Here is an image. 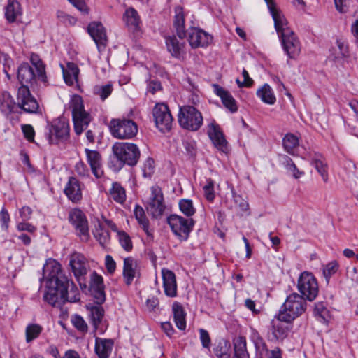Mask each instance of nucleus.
<instances>
[{"instance_id": "1", "label": "nucleus", "mask_w": 358, "mask_h": 358, "mask_svg": "<svg viewBox=\"0 0 358 358\" xmlns=\"http://www.w3.org/2000/svg\"><path fill=\"white\" fill-rule=\"evenodd\" d=\"M30 62L32 66L28 63H23L17 69V79L22 85L17 90V104L24 112L35 113L38 111L39 105L31 95L28 85L34 87L38 82H41L46 85L48 79L45 65L37 54L31 55Z\"/></svg>"}, {"instance_id": "2", "label": "nucleus", "mask_w": 358, "mask_h": 358, "mask_svg": "<svg viewBox=\"0 0 358 358\" xmlns=\"http://www.w3.org/2000/svg\"><path fill=\"white\" fill-rule=\"evenodd\" d=\"M274 22V27L280 40L283 50L289 59H296L301 50V43L296 34L289 27L285 15L278 17Z\"/></svg>"}, {"instance_id": "3", "label": "nucleus", "mask_w": 358, "mask_h": 358, "mask_svg": "<svg viewBox=\"0 0 358 358\" xmlns=\"http://www.w3.org/2000/svg\"><path fill=\"white\" fill-rule=\"evenodd\" d=\"M307 308L306 300L297 293L290 294L281 306L278 314L280 320L291 324L296 318L303 315Z\"/></svg>"}, {"instance_id": "4", "label": "nucleus", "mask_w": 358, "mask_h": 358, "mask_svg": "<svg viewBox=\"0 0 358 358\" xmlns=\"http://www.w3.org/2000/svg\"><path fill=\"white\" fill-rule=\"evenodd\" d=\"M112 152L120 168L124 165L136 166L141 156L138 147L133 143L116 142L112 146Z\"/></svg>"}, {"instance_id": "5", "label": "nucleus", "mask_w": 358, "mask_h": 358, "mask_svg": "<svg viewBox=\"0 0 358 358\" xmlns=\"http://www.w3.org/2000/svg\"><path fill=\"white\" fill-rule=\"evenodd\" d=\"M72 113L73 129L76 135H80L87 128L92 121L91 115L84 108L83 101L80 96L73 95L70 101Z\"/></svg>"}, {"instance_id": "6", "label": "nucleus", "mask_w": 358, "mask_h": 358, "mask_svg": "<svg viewBox=\"0 0 358 358\" xmlns=\"http://www.w3.org/2000/svg\"><path fill=\"white\" fill-rule=\"evenodd\" d=\"M109 130L117 139H131L138 134V125L130 116L127 118H114L109 122Z\"/></svg>"}, {"instance_id": "7", "label": "nucleus", "mask_w": 358, "mask_h": 358, "mask_svg": "<svg viewBox=\"0 0 358 358\" xmlns=\"http://www.w3.org/2000/svg\"><path fill=\"white\" fill-rule=\"evenodd\" d=\"M46 138L50 144L66 142L70 136V126L67 119L59 117L48 124Z\"/></svg>"}, {"instance_id": "8", "label": "nucleus", "mask_w": 358, "mask_h": 358, "mask_svg": "<svg viewBox=\"0 0 358 358\" xmlns=\"http://www.w3.org/2000/svg\"><path fill=\"white\" fill-rule=\"evenodd\" d=\"M201 113L192 106H183L180 108L178 122L181 127L189 131H198L203 124Z\"/></svg>"}, {"instance_id": "9", "label": "nucleus", "mask_w": 358, "mask_h": 358, "mask_svg": "<svg viewBox=\"0 0 358 358\" xmlns=\"http://www.w3.org/2000/svg\"><path fill=\"white\" fill-rule=\"evenodd\" d=\"M43 277L47 278V284L60 285L59 287L64 292V285H69L70 279L62 271L61 264L56 260L49 259L43 268Z\"/></svg>"}, {"instance_id": "10", "label": "nucleus", "mask_w": 358, "mask_h": 358, "mask_svg": "<svg viewBox=\"0 0 358 358\" xmlns=\"http://www.w3.org/2000/svg\"><path fill=\"white\" fill-rule=\"evenodd\" d=\"M167 223L171 231L180 241H186L193 230L195 221L193 218H185L176 214L167 217Z\"/></svg>"}, {"instance_id": "11", "label": "nucleus", "mask_w": 358, "mask_h": 358, "mask_svg": "<svg viewBox=\"0 0 358 358\" xmlns=\"http://www.w3.org/2000/svg\"><path fill=\"white\" fill-rule=\"evenodd\" d=\"M296 287L299 295L309 301L315 300L319 292L317 280L313 274L308 271H303L300 274Z\"/></svg>"}, {"instance_id": "12", "label": "nucleus", "mask_w": 358, "mask_h": 358, "mask_svg": "<svg viewBox=\"0 0 358 358\" xmlns=\"http://www.w3.org/2000/svg\"><path fill=\"white\" fill-rule=\"evenodd\" d=\"M69 221L76 230V234L83 242H87L90 235L88 221L85 213L80 209L74 208L69 212Z\"/></svg>"}, {"instance_id": "13", "label": "nucleus", "mask_w": 358, "mask_h": 358, "mask_svg": "<svg viewBox=\"0 0 358 358\" xmlns=\"http://www.w3.org/2000/svg\"><path fill=\"white\" fill-rule=\"evenodd\" d=\"M102 303L88 304L86 306L88 311L90 322L95 331L103 334L107 330L108 323L105 318V310Z\"/></svg>"}, {"instance_id": "14", "label": "nucleus", "mask_w": 358, "mask_h": 358, "mask_svg": "<svg viewBox=\"0 0 358 358\" xmlns=\"http://www.w3.org/2000/svg\"><path fill=\"white\" fill-rule=\"evenodd\" d=\"M152 113L157 128L163 133L169 131L172 127L173 117L168 106L158 103L155 106Z\"/></svg>"}, {"instance_id": "15", "label": "nucleus", "mask_w": 358, "mask_h": 358, "mask_svg": "<svg viewBox=\"0 0 358 358\" xmlns=\"http://www.w3.org/2000/svg\"><path fill=\"white\" fill-rule=\"evenodd\" d=\"M150 189L151 195L146 206V209L152 217L159 218L163 215L166 209L163 193L161 188L157 185L152 186Z\"/></svg>"}, {"instance_id": "16", "label": "nucleus", "mask_w": 358, "mask_h": 358, "mask_svg": "<svg viewBox=\"0 0 358 358\" xmlns=\"http://www.w3.org/2000/svg\"><path fill=\"white\" fill-rule=\"evenodd\" d=\"M69 266L75 278L82 287L81 280L87 275L90 268L87 259L83 254L74 252L69 257Z\"/></svg>"}, {"instance_id": "17", "label": "nucleus", "mask_w": 358, "mask_h": 358, "mask_svg": "<svg viewBox=\"0 0 358 358\" xmlns=\"http://www.w3.org/2000/svg\"><path fill=\"white\" fill-rule=\"evenodd\" d=\"M188 30V41L192 48L207 47L213 41V36L200 28L190 25Z\"/></svg>"}, {"instance_id": "18", "label": "nucleus", "mask_w": 358, "mask_h": 358, "mask_svg": "<svg viewBox=\"0 0 358 358\" xmlns=\"http://www.w3.org/2000/svg\"><path fill=\"white\" fill-rule=\"evenodd\" d=\"M59 286H60L59 284L58 286L57 285H51L47 284V290L43 296L44 301L54 307H59L64 303V299L67 296V289L69 285H64V293Z\"/></svg>"}, {"instance_id": "19", "label": "nucleus", "mask_w": 358, "mask_h": 358, "mask_svg": "<svg viewBox=\"0 0 358 358\" xmlns=\"http://www.w3.org/2000/svg\"><path fill=\"white\" fill-rule=\"evenodd\" d=\"M90 292L96 303L106 301L105 286L103 277L94 271L90 275Z\"/></svg>"}, {"instance_id": "20", "label": "nucleus", "mask_w": 358, "mask_h": 358, "mask_svg": "<svg viewBox=\"0 0 358 358\" xmlns=\"http://www.w3.org/2000/svg\"><path fill=\"white\" fill-rule=\"evenodd\" d=\"M208 135L217 150L227 152V142L220 127L214 121L208 124Z\"/></svg>"}, {"instance_id": "21", "label": "nucleus", "mask_w": 358, "mask_h": 358, "mask_svg": "<svg viewBox=\"0 0 358 358\" xmlns=\"http://www.w3.org/2000/svg\"><path fill=\"white\" fill-rule=\"evenodd\" d=\"M208 135L217 150L227 152V142L220 127L214 121L208 124Z\"/></svg>"}, {"instance_id": "22", "label": "nucleus", "mask_w": 358, "mask_h": 358, "mask_svg": "<svg viewBox=\"0 0 358 358\" xmlns=\"http://www.w3.org/2000/svg\"><path fill=\"white\" fill-rule=\"evenodd\" d=\"M186 13L181 6H176L174 8V16L173 26L178 38L184 39L187 36V30L185 27Z\"/></svg>"}, {"instance_id": "23", "label": "nucleus", "mask_w": 358, "mask_h": 358, "mask_svg": "<svg viewBox=\"0 0 358 358\" xmlns=\"http://www.w3.org/2000/svg\"><path fill=\"white\" fill-rule=\"evenodd\" d=\"M88 33L96 43L99 50L106 45L107 36L104 27L99 22H92L88 25Z\"/></svg>"}, {"instance_id": "24", "label": "nucleus", "mask_w": 358, "mask_h": 358, "mask_svg": "<svg viewBox=\"0 0 358 358\" xmlns=\"http://www.w3.org/2000/svg\"><path fill=\"white\" fill-rule=\"evenodd\" d=\"M283 322L285 321L280 319L279 314L276 315L271 321V331L273 338L276 341H283L288 336L291 330V327Z\"/></svg>"}, {"instance_id": "25", "label": "nucleus", "mask_w": 358, "mask_h": 358, "mask_svg": "<svg viewBox=\"0 0 358 358\" xmlns=\"http://www.w3.org/2000/svg\"><path fill=\"white\" fill-rule=\"evenodd\" d=\"M162 275L166 296L171 298L176 297L177 296V282L175 273L168 268H162Z\"/></svg>"}, {"instance_id": "26", "label": "nucleus", "mask_w": 358, "mask_h": 358, "mask_svg": "<svg viewBox=\"0 0 358 358\" xmlns=\"http://www.w3.org/2000/svg\"><path fill=\"white\" fill-rule=\"evenodd\" d=\"M122 20L129 31L133 33L141 30V20L136 9L129 7L125 10Z\"/></svg>"}, {"instance_id": "27", "label": "nucleus", "mask_w": 358, "mask_h": 358, "mask_svg": "<svg viewBox=\"0 0 358 358\" xmlns=\"http://www.w3.org/2000/svg\"><path fill=\"white\" fill-rule=\"evenodd\" d=\"M87 163L90 164L92 173L96 178H101L103 172L101 170L102 157L97 150L85 149Z\"/></svg>"}, {"instance_id": "28", "label": "nucleus", "mask_w": 358, "mask_h": 358, "mask_svg": "<svg viewBox=\"0 0 358 358\" xmlns=\"http://www.w3.org/2000/svg\"><path fill=\"white\" fill-rule=\"evenodd\" d=\"M67 198L73 203H77L82 199L80 183L75 177H70L64 189Z\"/></svg>"}, {"instance_id": "29", "label": "nucleus", "mask_w": 358, "mask_h": 358, "mask_svg": "<svg viewBox=\"0 0 358 358\" xmlns=\"http://www.w3.org/2000/svg\"><path fill=\"white\" fill-rule=\"evenodd\" d=\"M213 87L215 94L221 99L224 107L229 109L231 113H235L238 110L236 101L229 91L224 90L217 84H213Z\"/></svg>"}, {"instance_id": "30", "label": "nucleus", "mask_w": 358, "mask_h": 358, "mask_svg": "<svg viewBox=\"0 0 358 358\" xmlns=\"http://www.w3.org/2000/svg\"><path fill=\"white\" fill-rule=\"evenodd\" d=\"M166 45L168 51L174 57L183 58L186 54L185 43L180 42L176 36H169L166 38Z\"/></svg>"}, {"instance_id": "31", "label": "nucleus", "mask_w": 358, "mask_h": 358, "mask_svg": "<svg viewBox=\"0 0 358 358\" xmlns=\"http://www.w3.org/2000/svg\"><path fill=\"white\" fill-rule=\"evenodd\" d=\"M114 345V342L110 338H95L94 350L99 358H108Z\"/></svg>"}, {"instance_id": "32", "label": "nucleus", "mask_w": 358, "mask_h": 358, "mask_svg": "<svg viewBox=\"0 0 358 358\" xmlns=\"http://www.w3.org/2000/svg\"><path fill=\"white\" fill-rule=\"evenodd\" d=\"M137 264L133 257H127L124 259L123 278L127 286H129L136 276Z\"/></svg>"}, {"instance_id": "33", "label": "nucleus", "mask_w": 358, "mask_h": 358, "mask_svg": "<svg viewBox=\"0 0 358 358\" xmlns=\"http://www.w3.org/2000/svg\"><path fill=\"white\" fill-rule=\"evenodd\" d=\"M61 67L66 84L72 86L75 83H78L80 70L76 64L68 62L66 68L62 64H61Z\"/></svg>"}, {"instance_id": "34", "label": "nucleus", "mask_w": 358, "mask_h": 358, "mask_svg": "<svg viewBox=\"0 0 358 358\" xmlns=\"http://www.w3.org/2000/svg\"><path fill=\"white\" fill-rule=\"evenodd\" d=\"M4 10L5 18L9 23L15 22L22 14L21 5L15 0H9Z\"/></svg>"}, {"instance_id": "35", "label": "nucleus", "mask_w": 358, "mask_h": 358, "mask_svg": "<svg viewBox=\"0 0 358 358\" xmlns=\"http://www.w3.org/2000/svg\"><path fill=\"white\" fill-rule=\"evenodd\" d=\"M172 313L174 322L177 328L180 330H185L186 329V313L182 306L178 301L173 302L172 305Z\"/></svg>"}, {"instance_id": "36", "label": "nucleus", "mask_w": 358, "mask_h": 358, "mask_svg": "<svg viewBox=\"0 0 358 358\" xmlns=\"http://www.w3.org/2000/svg\"><path fill=\"white\" fill-rule=\"evenodd\" d=\"M16 108V103L13 96L8 92H3L0 95V110L8 116L14 112Z\"/></svg>"}, {"instance_id": "37", "label": "nucleus", "mask_w": 358, "mask_h": 358, "mask_svg": "<svg viewBox=\"0 0 358 358\" xmlns=\"http://www.w3.org/2000/svg\"><path fill=\"white\" fill-rule=\"evenodd\" d=\"M256 94L262 101L266 104L273 105L276 101L272 88L266 83L258 89Z\"/></svg>"}, {"instance_id": "38", "label": "nucleus", "mask_w": 358, "mask_h": 358, "mask_svg": "<svg viewBox=\"0 0 358 358\" xmlns=\"http://www.w3.org/2000/svg\"><path fill=\"white\" fill-rule=\"evenodd\" d=\"M108 194L110 197L118 203L122 204L126 201L125 189L117 182L112 184Z\"/></svg>"}, {"instance_id": "39", "label": "nucleus", "mask_w": 358, "mask_h": 358, "mask_svg": "<svg viewBox=\"0 0 358 358\" xmlns=\"http://www.w3.org/2000/svg\"><path fill=\"white\" fill-rule=\"evenodd\" d=\"M299 138L292 133L285 134L282 138V145L285 150L292 155H296L294 149L299 145Z\"/></svg>"}, {"instance_id": "40", "label": "nucleus", "mask_w": 358, "mask_h": 358, "mask_svg": "<svg viewBox=\"0 0 358 358\" xmlns=\"http://www.w3.org/2000/svg\"><path fill=\"white\" fill-rule=\"evenodd\" d=\"M43 330V327L38 324H29L25 329L26 342L29 343L38 338Z\"/></svg>"}, {"instance_id": "41", "label": "nucleus", "mask_w": 358, "mask_h": 358, "mask_svg": "<svg viewBox=\"0 0 358 358\" xmlns=\"http://www.w3.org/2000/svg\"><path fill=\"white\" fill-rule=\"evenodd\" d=\"M234 355L237 357H248L249 353L247 351L246 339L244 336H238L234 341Z\"/></svg>"}, {"instance_id": "42", "label": "nucleus", "mask_w": 358, "mask_h": 358, "mask_svg": "<svg viewBox=\"0 0 358 358\" xmlns=\"http://www.w3.org/2000/svg\"><path fill=\"white\" fill-rule=\"evenodd\" d=\"M93 234L102 246L106 245L110 241L109 231L101 223H98L96 226Z\"/></svg>"}, {"instance_id": "43", "label": "nucleus", "mask_w": 358, "mask_h": 358, "mask_svg": "<svg viewBox=\"0 0 358 358\" xmlns=\"http://www.w3.org/2000/svg\"><path fill=\"white\" fill-rule=\"evenodd\" d=\"M340 268L336 260H333L322 266V274L327 283L329 282L330 278L335 275Z\"/></svg>"}, {"instance_id": "44", "label": "nucleus", "mask_w": 358, "mask_h": 358, "mask_svg": "<svg viewBox=\"0 0 358 358\" xmlns=\"http://www.w3.org/2000/svg\"><path fill=\"white\" fill-rule=\"evenodd\" d=\"M113 87L111 83L96 85L93 88V92L98 96L101 101L106 100L112 93Z\"/></svg>"}, {"instance_id": "45", "label": "nucleus", "mask_w": 358, "mask_h": 358, "mask_svg": "<svg viewBox=\"0 0 358 358\" xmlns=\"http://www.w3.org/2000/svg\"><path fill=\"white\" fill-rule=\"evenodd\" d=\"M313 313L318 321L322 323L327 322L329 311L323 302H318L315 304Z\"/></svg>"}, {"instance_id": "46", "label": "nucleus", "mask_w": 358, "mask_h": 358, "mask_svg": "<svg viewBox=\"0 0 358 358\" xmlns=\"http://www.w3.org/2000/svg\"><path fill=\"white\" fill-rule=\"evenodd\" d=\"M178 205L180 211L187 217V218H192L191 217L196 213V209L194 207L193 202L191 199H180Z\"/></svg>"}, {"instance_id": "47", "label": "nucleus", "mask_w": 358, "mask_h": 358, "mask_svg": "<svg viewBox=\"0 0 358 358\" xmlns=\"http://www.w3.org/2000/svg\"><path fill=\"white\" fill-rule=\"evenodd\" d=\"M80 301V293L79 290L76 287L73 282L70 279L69 287L67 289V296L64 299V303L66 301L69 302H77Z\"/></svg>"}, {"instance_id": "48", "label": "nucleus", "mask_w": 358, "mask_h": 358, "mask_svg": "<svg viewBox=\"0 0 358 358\" xmlns=\"http://www.w3.org/2000/svg\"><path fill=\"white\" fill-rule=\"evenodd\" d=\"M117 238L122 248L127 252H129L133 248V243L129 235L124 231H118Z\"/></svg>"}, {"instance_id": "49", "label": "nucleus", "mask_w": 358, "mask_h": 358, "mask_svg": "<svg viewBox=\"0 0 358 358\" xmlns=\"http://www.w3.org/2000/svg\"><path fill=\"white\" fill-rule=\"evenodd\" d=\"M71 322L73 326L80 332L86 333L87 331V324L80 315L78 314L72 315L71 317Z\"/></svg>"}, {"instance_id": "50", "label": "nucleus", "mask_w": 358, "mask_h": 358, "mask_svg": "<svg viewBox=\"0 0 358 358\" xmlns=\"http://www.w3.org/2000/svg\"><path fill=\"white\" fill-rule=\"evenodd\" d=\"M312 165L314 166L317 172L320 174L324 182L328 181V173L327 165L320 159L312 160Z\"/></svg>"}, {"instance_id": "51", "label": "nucleus", "mask_w": 358, "mask_h": 358, "mask_svg": "<svg viewBox=\"0 0 358 358\" xmlns=\"http://www.w3.org/2000/svg\"><path fill=\"white\" fill-rule=\"evenodd\" d=\"M250 340L253 342L256 348H262V350H267V346L263 338L261 336L259 333L255 329H251Z\"/></svg>"}, {"instance_id": "52", "label": "nucleus", "mask_w": 358, "mask_h": 358, "mask_svg": "<svg viewBox=\"0 0 358 358\" xmlns=\"http://www.w3.org/2000/svg\"><path fill=\"white\" fill-rule=\"evenodd\" d=\"M214 185V181L211 178H208L205 185L203 187L205 198L208 201H213L215 199Z\"/></svg>"}, {"instance_id": "53", "label": "nucleus", "mask_w": 358, "mask_h": 358, "mask_svg": "<svg viewBox=\"0 0 358 358\" xmlns=\"http://www.w3.org/2000/svg\"><path fill=\"white\" fill-rule=\"evenodd\" d=\"M267 7L268 8V10L272 16V18L273 21L278 19V17H282L284 16L283 13L281 10H280L277 6L276 3L274 0H264Z\"/></svg>"}, {"instance_id": "54", "label": "nucleus", "mask_w": 358, "mask_h": 358, "mask_svg": "<svg viewBox=\"0 0 358 358\" xmlns=\"http://www.w3.org/2000/svg\"><path fill=\"white\" fill-rule=\"evenodd\" d=\"M10 222V214L8 211L3 207L0 211V224L3 230L7 231Z\"/></svg>"}, {"instance_id": "55", "label": "nucleus", "mask_w": 358, "mask_h": 358, "mask_svg": "<svg viewBox=\"0 0 358 358\" xmlns=\"http://www.w3.org/2000/svg\"><path fill=\"white\" fill-rule=\"evenodd\" d=\"M134 215L136 217V219L137 220L138 222L141 225L143 224H146V222H148L149 220L147 218L145 211L143 208L136 205L134 209Z\"/></svg>"}, {"instance_id": "56", "label": "nucleus", "mask_w": 358, "mask_h": 358, "mask_svg": "<svg viewBox=\"0 0 358 358\" xmlns=\"http://www.w3.org/2000/svg\"><path fill=\"white\" fill-rule=\"evenodd\" d=\"M154 159L151 157L147 158L143 164V173L144 177H150L154 172Z\"/></svg>"}, {"instance_id": "57", "label": "nucleus", "mask_w": 358, "mask_h": 358, "mask_svg": "<svg viewBox=\"0 0 358 358\" xmlns=\"http://www.w3.org/2000/svg\"><path fill=\"white\" fill-rule=\"evenodd\" d=\"M336 44L339 50V54L335 57V59L338 58H348L349 57V50L348 45L340 40L336 41Z\"/></svg>"}, {"instance_id": "58", "label": "nucleus", "mask_w": 358, "mask_h": 358, "mask_svg": "<svg viewBox=\"0 0 358 358\" xmlns=\"http://www.w3.org/2000/svg\"><path fill=\"white\" fill-rule=\"evenodd\" d=\"M242 75L244 78L243 82H241L238 79H236V83L238 85V87H251L253 84V80L250 78L248 72L245 69H243V70Z\"/></svg>"}, {"instance_id": "59", "label": "nucleus", "mask_w": 358, "mask_h": 358, "mask_svg": "<svg viewBox=\"0 0 358 358\" xmlns=\"http://www.w3.org/2000/svg\"><path fill=\"white\" fill-rule=\"evenodd\" d=\"M75 171L80 176L85 177L89 176V169L87 165L82 161H79L76 164Z\"/></svg>"}, {"instance_id": "60", "label": "nucleus", "mask_w": 358, "mask_h": 358, "mask_svg": "<svg viewBox=\"0 0 358 358\" xmlns=\"http://www.w3.org/2000/svg\"><path fill=\"white\" fill-rule=\"evenodd\" d=\"M22 131L25 138L29 141L33 142L34 139L35 131L33 127L30 124H24L22 126Z\"/></svg>"}, {"instance_id": "61", "label": "nucleus", "mask_w": 358, "mask_h": 358, "mask_svg": "<svg viewBox=\"0 0 358 358\" xmlns=\"http://www.w3.org/2000/svg\"><path fill=\"white\" fill-rule=\"evenodd\" d=\"M183 145L187 154L190 157H194L196 153V143L193 141H185Z\"/></svg>"}, {"instance_id": "62", "label": "nucleus", "mask_w": 358, "mask_h": 358, "mask_svg": "<svg viewBox=\"0 0 358 358\" xmlns=\"http://www.w3.org/2000/svg\"><path fill=\"white\" fill-rule=\"evenodd\" d=\"M17 229L20 231H27L34 234L36 231V227L27 221H22L17 224Z\"/></svg>"}, {"instance_id": "63", "label": "nucleus", "mask_w": 358, "mask_h": 358, "mask_svg": "<svg viewBox=\"0 0 358 358\" xmlns=\"http://www.w3.org/2000/svg\"><path fill=\"white\" fill-rule=\"evenodd\" d=\"M199 334H200V340L201 341L202 346L205 348H208L210 345V342H211L208 332L203 329H200Z\"/></svg>"}, {"instance_id": "64", "label": "nucleus", "mask_w": 358, "mask_h": 358, "mask_svg": "<svg viewBox=\"0 0 358 358\" xmlns=\"http://www.w3.org/2000/svg\"><path fill=\"white\" fill-rule=\"evenodd\" d=\"M233 197L235 203L239 207L241 210L247 211L248 210L249 205L248 202L241 197V196L234 194Z\"/></svg>"}]
</instances>
